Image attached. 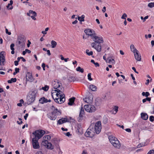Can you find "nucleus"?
I'll list each match as a JSON object with an SVG mask.
<instances>
[{"mask_svg":"<svg viewBox=\"0 0 154 154\" xmlns=\"http://www.w3.org/2000/svg\"><path fill=\"white\" fill-rule=\"evenodd\" d=\"M38 92V90L36 88L32 89L30 91L26 98L27 103L28 105H30L34 102L36 94Z\"/></svg>","mask_w":154,"mask_h":154,"instance_id":"nucleus-1","label":"nucleus"},{"mask_svg":"<svg viewBox=\"0 0 154 154\" xmlns=\"http://www.w3.org/2000/svg\"><path fill=\"white\" fill-rule=\"evenodd\" d=\"M45 133L46 132L42 130H36L32 133V134L34 135V137L33 138L38 140L42 137Z\"/></svg>","mask_w":154,"mask_h":154,"instance_id":"nucleus-2","label":"nucleus"},{"mask_svg":"<svg viewBox=\"0 0 154 154\" xmlns=\"http://www.w3.org/2000/svg\"><path fill=\"white\" fill-rule=\"evenodd\" d=\"M93 127H90L89 128L87 129L86 132L85 133V135L87 137H90L92 138L94 136V133L93 131Z\"/></svg>","mask_w":154,"mask_h":154,"instance_id":"nucleus-3","label":"nucleus"},{"mask_svg":"<svg viewBox=\"0 0 154 154\" xmlns=\"http://www.w3.org/2000/svg\"><path fill=\"white\" fill-rule=\"evenodd\" d=\"M84 108L86 111L90 112H94L96 110V108L94 106L90 104L85 105Z\"/></svg>","mask_w":154,"mask_h":154,"instance_id":"nucleus-4","label":"nucleus"},{"mask_svg":"<svg viewBox=\"0 0 154 154\" xmlns=\"http://www.w3.org/2000/svg\"><path fill=\"white\" fill-rule=\"evenodd\" d=\"M95 132L97 134H99L101 131V122L100 121L97 122L95 124V126L94 127Z\"/></svg>","mask_w":154,"mask_h":154,"instance_id":"nucleus-5","label":"nucleus"},{"mask_svg":"<svg viewBox=\"0 0 154 154\" xmlns=\"http://www.w3.org/2000/svg\"><path fill=\"white\" fill-rule=\"evenodd\" d=\"M38 140L35 139V138H33L32 139V143L33 147L34 149H38L40 148Z\"/></svg>","mask_w":154,"mask_h":154,"instance_id":"nucleus-6","label":"nucleus"},{"mask_svg":"<svg viewBox=\"0 0 154 154\" xmlns=\"http://www.w3.org/2000/svg\"><path fill=\"white\" fill-rule=\"evenodd\" d=\"M92 38L95 42L98 44L103 43V40L102 37H98L97 36H93Z\"/></svg>","mask_w":154,"mask_h":154,"instance_id":"nucleus-7","label":"nucleus"},{"mask_svg":"<svg viewBox=\"0 0 154 154\" xmlns=\"http://www.w3.org/2000/svg\"><path fill=\"white\" fill-rule=\"evenodd\" d=\"M24 38V36L22 35H20L18 36L17 40L19 45H20L21 43H25L26 41Z\"/></svg>","mask_w":154,"mask_h":154,"instance_id":"nucleus-8","label":"nucleus"},{"mask_svg":"<svg viewBox=\"0 0 154 154\" xmlns=\"http://www.w3.org/2000/svg\"><path fill=\"white\" fill-rule=\"evenodd\" d=\"M111 143L116 148L119 149L120 147L121 144L117 139H116V140L112 142Z\"/></svg>","mask_w":154,"mask_h":154,"instance_id":"nucleus-9","label":"nucleus"},{"mask_svg":"<svg viewBox=\"0 0 154 154\" xmlns=\"http://www.w3.org/2000/svg\"><path fill=\"white\" fill-rule=\"evenodd\" d=\"M136 52L134 53L135 58L137 60L140 61L141 59V56L137 50H135Z\"/></svg>","mask_w":154,"mask_h":154,"instance_id":"nucleus-10","label":"nucleus"},{"mask_svg":"<svg viewBox=\"0 0 154 154\" xmlns=\"http://www.w3.org/2000/svg\"><path fill=\"white\" fill-rule=\"evenodd\" d=\"M26 80L30 82H32L33 80V78L31 73L29 72H27L26 74Z\"/></svg>","mask_w":154,"mask_h":154,"instance_id":"nucleus-11","label":"nucleus"},{"mask_svg":"<svg viewBox=\"0 0 154 154\" xmlns=\"http://www.w3.org/2000/svg\"><path fill=\"white\" fill-rule=\"evenodd\" d=\"M84 31L87 35L91 36H93V32H94V30L90 29H86Z\"/></svg>","mask_w":154,"mask_h":154,"instance_id":"nucleus-12","label":"nucleus"},{"mask_svg":"<svg viewBox=\"0 0 154 154\" xmlns=\"http://www.w3.org/2000/svg\"><path fill=\"white\" fill-rule=\"evenodd\" d=\"M69 122V121L68 119L66 118H63L59 119L58 121L57 124L59 125H61L64 123Z\"/></svg>","mask_w":154,"mask_h":154,"instance_id":"nucleus-13","label":"nucleus"},{"mask_svg":"<svg viewBox=\"0 0 154 154\" xmlns=\"http://www.w3.org/2000/svg\"><path fill=\"white\" fill-rule=\"evenodd\" d=\"M77 130L76 131L78 132L79 134H82L83 133V131L82 127L81 125L80 124H79L77 125Z\"/></svg>","mask_w":154,"mask_h":154,"instance_id":"nucleus-14","label":"nucleus"},{"mask_svg":"<svg viewBox=\"0 0 154 154\" xmlns=\"http://www.w3.org/2000/svg\"><path fill=\"white\" fill-rule=\"evenodd\" d=\"M85 114L84 110L82 107H81L79 114V119L78 120L79 122H80L82 120L83 117V115Z\"/></svg>","mask_w":154,"mask_h":154,"instance_id":"nucleus-15","label":"nucleus"},{"mask_svg":"<svg viewBox=\"0 0 154 154\" xmlns=\"http://www.w3.org/2000/svg\"><path fill=\"white\" fill-rule=\"evenodd\" d=\"M60 82H57V84H58V85H54V89H56L55 90H54V91L55 92H57V93H62V92L60 90L58 89V88H59L60 85ZM55 84H54L55 85Z\"/></svg>","mask_w":154,"mask_h":154,"instance_id":"nucleus-16","label":"nucleus"},{"mask_svg":"<svg viewBox=\"0 0 154 154\" xmlns=\"http://www.w3.org/2000/svg\"><path fill=\"white\" fill-rule=\"evenodd\" d=\"M39 103L42 104H43L48 102V99L43 97L39 99Z\"/></svg>","mask_w":154,"mask_h":154,"instance_id":"nucleus-17","label":"nucleus"},{"mask_svg":"<svg viewBox=\"0 0 154 154\" xmlns=\"http://www.w3.org/2000/svg\"><path fill=\"white\" fill-rule=\"evenodd\" d=\"M75 99V98L74 97L70 98L69 99V102L68 103V104L69 106H72L74 103V102Z\"/></svg>","mask_w":154,"mask_h":154,"instance_id":"nucleus-18","label":"nucleus"},{"mask_svg":"<svg viewBox=\"0 0 154 154\" xmlns=\"http://www.w3.org/2000/svg\"><path fill=\"white\" fill-rule=\"evenodd\" d=\"M93 98L91 97H85L83 99V100L85 102L90 103H92V102Z\"/></svg>","mask_w":154,"mask_h":154,"instance_id":"nucleus-19","label":"nucleus"},{"mask_svg":"<svg viewBox=\"0 0 154 154\" xmlns=\"http://www.w3.org/2000/svg\"><path fill=\"white\" fill-rule=\"evenodd\" d=\"M60 101L61 102V103H60V104H61L63 103L65 101V95L64 94H63L62 95V94H60Z\"/></svg>","mask_w":154,"mask_h":154,"instance_id":"nucleus-20","label":"nucleus"},{"mask_svg":"<svg viewBox=\"0 0 154 154\" xmlns=\"http://www.w3.org/2000/svg\"><path fill=\"white\" fill-rule=\"evenodd\" d=\"M141 116L142 119L144 120H147L148 118V116L146 113H141Z\"/></svg>","mask_w":154,"mask_h":154,"instance_id":"nucleus-21","label":"nucleus"},{"mask_svg":"<svg viewBox=\"0 0 154 154\" xmlns=\"http://www.w3.org/2000/svg\"><path fill=\"white\" fill-rule=\"evenodd\" d=\"M101 99L97 98L95 100V105L96 106H99L101 104Z\"/></svg>","mask_w":154,"mask_h":154,"instance_id":"nucleus-22","label":"nucleus"},{"mask_svg":"<svg viewBox=\"0 0 154 154\" xmlns=\"http://www.w3.org/2000/svg\"><path fill=\"white\" fill-rule=\"evenodd\" d=\"M5 52L4 51H2L1 52L0 54L1 56L2 57V64L3 65H4V62L5 61V56L4 55V53Z\"/></svg>","mask_w":154,"mask_h":154,"instance_id":"nucleus-23","label":"nucleus"},{"mask_svg":"<svg viewBox=\"0 0 154 154\" xmlns=\"http://www.w3.org/2000/svg\"><path fill=\"white\" fill-rule=\"evenodd\" d=\"M47 148L48 149L52 150L54 149V146L52 145V143L50 142H48L47 145Z\"/></svg>","mask_w":154,"mask_h":154,"instance_id":"nucleus-24","label":"nucleus"},{"mask_svg":"<svg viewBox=\"0 0 154 154\" xmlns=\"http://www.w3.org/2000/svg\"><path fill=\"white\" fill-rule=\"evenodd\" d=\"M47 116L51 120H54L56 119L57 118V116L56 115H54V116H53L47 114Z\"/></svg>","mask_w":154,"mask_h":154,"instance_id":"nucleus-25","label":"nucleus"},{"mask_svg":"<svg viewBox=\"0 0 154 154\" xmlns=\"http://www.w3.org/2000/svg\"><path fill=\"white\" fill-rule=\"evenodd\" d=\"M85 17V16L84 15H82L81 16V17H78V20L80 22H81V23L82 24V22L84 21V18Z\"/></svg>","mask_w":154,"mask_h":154,"instance_id":"nucleus-26","label":"nucleus"},{"mask_svg":"<svg viewBox=\"0 0 154 154\" xmlns=\"http://www.w3.org/2000/svg\"><path fill=\"white\" fill-rule=\"evenodd\" d=\"M116 139H117L116 138L114 137L112 135L110 136L109 137V139L111 143L112 142H114V140H116Z\"/></svg>","mask_w":154,"mask_h":154,"instance_id":"nucleus-27","label":"nucleus"},{"mask_svg":"<svg viewBox=\"0 0 154 154\" xmlns=\"http://www.w3.org/2000/svg\"><path fill=\"white\" fill-rule=\"evenodd\" d=\"M90 88L92 91H95L97 89V87L95 85H90Z\"/></svg>","mask_w":154,"mask_h":154,"instance_id":"nucleus-28","label":"nucleus"},{"mask_svg":"<svg viewBox=\"0 0 154 154\" xmlns=\"http://www.w3.org/2000/svg\"><path fill=\"white\" fill-rule=\"evenodd\" d=\"M51 47L52 48H54L56 47L57 45V43L54 40H52L51 42Z\"/></svg>","mask_w":154,"mask_h":154,"instance_id":"nucleus-29","label":"nucleus"},{"mask_svg":"<svg viewBox=\"0 0 154 154\" xmlns=\"http://www.w3.org/2000/svg\"><path fill=\"white\" fill-rule=\"evenodd\" d=\"M99 44L95 48V49L96 50L99 52H100L101 50V47L100 45Z\"/></svg>","mask_w":154,"mask_h":154,"instance_id":"nucleus-30","label":"nucleus"},{"mask_svg":"<svg viewBox=\"0 0 154 154\" xmlns=\"http://www.w3.org/2000/svg\"><path fill=\"white\" fill-rule=\"evenodd\" d=\"M17 81V79L16 78H12L11 80L8 81V83H12L15 82Z\"/></svg>","mask_w":154,"mask_h":154,"instance_id":"nucleus-31","label":"nucleus"},{"mask_svg":"<svg viewBox=\"0 0 154 154\" xmlns=\"http://www.w3.org/2000/svg\"><path fill=\"white\" fill-rule=\"evenodd\" d=\"M68 80L70 82H74L75 80L78 81V80H76L75 78L73 76L69 77L68 79Z\"/></svg>","mask_w":154,"mask_h":154,"instance_id":"nucleus-32","label":"nucleus"},{"mask_svg":"<svg viewBox=\"0 0 154 154\" xmlns=\"http://www.w3.org/2000/svg\"><path fill=\"white\" fill-rule=\"evenodd\" d=\"M76 70L77 71L81 73H83L84 71V69L81 68L80 66L78 67L76 69Z\"/></svg>","mask_w":154,"mask_h":154,"instance_id":"nucleus-33","label":"nucleus"},{"mask_svg":"<svg viewBox=\"0 0 154 154\" xmlns=\"http://www.w3.org/2000/svg\"><path fill=\"white\" fill-rule=\"evenodd\" d=\"M131 50L134 53L136 52V51L135 50H137L135 47L134 45H131L130 46Z\"/></svg>","mask_w":154,"mask_h":154,"instance_id":"nucleus-34","label":"nucleus"},{"mask_svg":"<svg viewBox=\"0 0 154 154\" xmlns=\"http://www.w3.org/2000/svg\"><path fill=\"white\" fill-rule=\"evenodd\" d=\"M142 95L143 96H145L146 97H148L149 95L150 94L148 92L146 91V92H143L142 93Z\"/></svg>","mask_w":154,"mask_h":154,"instance_id":"nucleus-35","label":"nucleus"},{"mask_svg":"<svg viewBox=\"0 0 154 154\" xmlns=\"http://www.w3.org/2000/svg\"><path fill=\"white\" fill-rule=\"evenodd\" d=\"M89 50L88 49H87L86 51V53L87 54L88 56L92 55L93 54V52L92 51H90V52H89Z\"/></svg>","mask_w":154,"mask_h":154,"instance_id":"nucleus-36","label":"nucleus"},{"mask_svg":"<svg viewBox=\"0 0 154 154\" xmlns=\"http://www.w3.org/2000/svg\"><path fill=\"white\" fill-rule=\"evenodd\" d=\"M44 141L42 142V144L44 145V146H47L48 143V142L47 140H45L43 139Z\"/></svg>","mask_w":154,"mask_h":154,"instance_id":"nucleus-37","label":"nucleus"},{"mask_svg":"<svg viewBox=\"0 0 154 154\" xmlns=\"http://www.w3.org/2000/svg\"><path fill=\"white\" fill-rule=\"evenodd\" d=\"M49 86L47 85H45L44 87H42V89L45 91H48L49 89Z\"/></svg>","mask_w":154,"mask_h":154,"instance_id":"nucleus-38","label":"nucleus"},{"mask_svg":"<svg viewBox=\"0 0 154 154\" xmlns=\"http://www.w3.org/2000/svg\"><path fill=\"white\" fill-rule=\"evenodd\" d=\"M29 13H30L31 14H32V15L35 17H36L37 16V13L35 11H33L32 10H30L29 11Z\"/></svg>","mask_w":154,"mask_h":154,"instance_id":"nucleus-39","label":"nucleus"},{"mask_svg":"<svg viewBox=\"0 0 154 154\" xmlns=\"http://www.w3.org/2000/svg\"><path fill=\"white\" fill-rule=\"evenodd\" d=\"M20 69L19 68H16L15 69V71L14 72L13 74L15 75L17 73L19 72Z\"/></svg>","mask_w":154,"mask_h":154,"instance_id":"nucleus-40","label":"nucleus"},{"mask_svg":"<svg viewBox=\"0 0 154 154\" xmlns=\"http://www.w3.org/2000/svg\"><path fill=\"white\" fill-rule=\"evenodd\" d=\"M112 57H108L107 58V60H106V62L108 63H111L112 60L111 59V58Z\"/></svg>","mask_w":154,"mask_h":154,"instance_id":"nucleus-41","label":"nucleus"},{"mask_svg":"<svg viewBox=\"0 0 154 154\" xmlns=\"http://www.w3.org/2000/svg\"><path fill=\"white\" fill-rule=\"evenodd\" d=\"M43 139L45 140H50L51 139V137L50 135H46L43 138Z\"/></svg>","mask_w":154,"mask_h":154,"instance_id":"nucleus-42","label":"nucleus"},{"mask_svg":"<svg viewBox=\"0 0 154 154\" xmlns=\"http://www.w3.org/2000/svg\"><path fill=\"white\" fill-rule=\"evenodd\" d=\"M55 146H57V149H59V154H61L62 153V152L60 150V148L59 147V144L57 143L56 144V145H55Z\"/></svg>","mask_w":154,"mask_h":154,"instance_id":"nucleus-43","label":"nucleus"},{"mask_svg":"<svg viewBox=\"0 0 154 154\" xmlns=\"http://www.w3.org/2000/svg\"><path fill=\"white\" fill-rule=\"evenodd\" d=\"M148 7H149L151 8L154 7V5H153V2H151V3H149L148 5Z\"/></svg>","mask_w":154,"mask_h":154,"instance_id":"nucleus-44","label":"nucleus"},{"mask_svg":"<svg viewBox=\"0 0 154 154\" xmlns=\"http://www.w3.org/2000/svg\"><path fill=\"white\" fill-rule=\"evenodd\" d=\"M91 73H89L88 75V79L90 81H91L93 80V79L91 78Z\"/></svg>","mask_w":154,"mask_h":154,"instance_id":"nucleus-45","label":"nucleus"},{"mask_svg":"<svg viewBox=\"0 0 154 154\" xmlns=\"http://www.w3.org/2000/svg\"><path fill=\"white\" fill-rule=\"evenodd\" d=\"M53 93H52V94ZM52 97L53 98V99H54V101L57 103L60 104L59 101H58V99L59 98H55V99L54 98L52 95Z\"/></svg>","mask_w":154,"mask_h":154,"instance_id":"nucleus-46","label":"nucleus"},{"mask_svg":"<svg viewBox=\"0 0 154 154\" xmlns=\"http://www.w3.org/2000/svg\"><path fill=\"white\" fill-rule=\"evenodd\" d=\"M149 120L150 121L153 122L154 121V116H150Z\"/></svg>","mask_w":154,"mask_h":154,"instance_id":"nucleus-47","label":"nucleus"},{"mask_svg":"<svg viewBox=\"0 0 154 154\" xmlns=\"http://www.w3.org/2000/svg\"><path fill=\"white\" fill-rule=\"evenodd\" d=\"M10 5H11L9 3L6 6L7 8L8 9V10H11L13 8V6H11L10 8H9Z\"/></svg>","mask_w":154,"mask_h":154,"instance_id":"nucleus-48","label":"nucleus"},{"mask_svg":"<svg viewBox=\"0 0 154 154\" xmlns=\"http://www.w3.org/2000/svg\"><path fill=\"white\" fill-rule=\"evenodd\" d=\"M108 121V119L106 117H105L103 118V122L104 124H106L107 122Z\"/></svg>","mask_w":154,"mask_h":154,"instance_id":"nucleus-49","label":"nucleus"},{"mask_svg":"<svg viewBox=\"0 0 154 154\" xmlns=\"http://www.w3.org/2000/svg\"><path fill=\"white\" fill-rule=\"evenodd\" d=\"M127 17V14H126L124 13L123 14V15L122 16L121 18L122 19H125V20H126L125 17Z\"/></svg>","mask_w":154,"mask_h":154,"instance_id":"nucleus-50","label":"nucleus"},{"mask_svg":"<svg viewBox=\"0 0 154 154\" xmlns=\"http://www.w3.org/2000/svg\"><path fill=\"white\" fill-rule=\"evenodd\" d=\"M14 43H12L10 45V48L11 50H14Z\"/></svg>","mask_w":154,"mask_h":154,"instance_id":"nucleus-51","label":"nucleus"},{"mask_svg":"<svg viewBox=\"0 0 154 154\" xmlns=\"http://www.w3.org/2000/svg\"><path fill=\"white\" fill-rule=\"evenodd\" d=\"M147 154H154V150L153 149L150 150Z\"/></svg>","mask_w":154,"mask_h":154,"instance_id":"nucleus-52","label":"nucleus"},{"mask_svg":"<svg viewBox=\"0 0 154 154\" xmlns=\"http://www.w3.org/2000/svg\"><path fill=\"white\" fill-rule=\"evenodd\" d=\"M5 32L6 33L8 34V35H11V32H8V29L6 28L5 29Z\"/></svg>","mask_w":154,"mask_h":154,"instance_id":"nucleus-53","label":"nucleus"},{"mask_svg":"<svg viewBox=\"0 0 154 154\" xmlns=\"http://www.w3.org/2000/svg\"><path fill=\"white\" fill-rule=\"evenodd\" d=\"M48 114H49V115H51L53 116H54V115H56L55 112L53 111L51 112H49Z\"/></svg>","mask_w":154,"mask_h":154,"instance_id":"nucleus-54","label":"nucleus"},{"mask_svg":"<svg viewBox=\"0 0 154 154\" xmlns=\"http://www.w3.org/2000/svg\"><path fill=\"white\" fill-rule=\"evenodd\" d=\"M42 66L43 68V70H45V63H43L42 65Z\"/></svg>","mask_w":154,"mask_h":154,"instance_id":"nucleus-55","label":"nucleus"},{"mask_svg":"<svg viewBox=\"0 0 154 154\" xmlns=\"http://www.w3.org/2000/svg\"><path fill=\"white\" fill-rule=\"evenodd\" d=\"M65 134L66 136L68 137H69L71 135L70 132H69L66 133Z\"/></svg>","mask_w":154,"mask_h":154,"instance_id":"nucleus-56","label":"nucleus"},{"mask_svg":"<svg viewBox=\"0 0 154 154\" xmlns=\"http://www.w3.org/2000/svg\"><path fill=\"white\" fill-rule=\"evenodd\" d=\"M95 45H96V44H95V43H94V42H92L91 44V46L92 47V48H95V47H96L95 46Z\"/></svg>","mask_w":154,"mask_h":154,"instance_id":"nucleus-57","label":"nucleus"},{"mask_svg":"<svg viewBox=\"0 0 154 154\" xmlns=\"http://www.w3.org/2000/svg\"><path fill=\"white\" fill-rule=\"evenodd\" d=\"M132 69L134 71V72L137 73V74H138V72L136 70V69L135 68V67H133L132 68Z\"/></svg>","mask_w":154,"mask_h":154,"instance_id":"nucleus-58","label":"nucleus"},{"mask_svg":"<svg viewBox=\"0 0 154 154\" xmlns=\"http://www.w3.org/2000/svg\"><path fill=\"white\" fill-rule=\"evenodd\" d=\"M118 107L117 106H115L114 108V110L116 112V113L118 111Z\"/></svg>","mask_w":154,"mask_h":154,"instance_id":"nucleus-59","label":"nucleus"},{"mask_svg":"<svg viewBox=\"0 0 154 154\" xmlns=\"http://www.w3.org/2000/svg\"><path fill=\"white\" fill-rule=\"evenodd\" d=\"M28 115H29V114L28 113H26L25 114V115L24 116V118L25 120H26L27 117H28Z\"/></svg>","mask_w":154,"mask_h":154,"instance_id":"nucleus-60","label":"nucleus"},{"mask_svg":"<svg viewBox=\"0 0 154 154\" xmlns=\"http://www.w3.org/2000/svg\"><path fill=\"white\" fill-rule=\"evenodd\" d=\"M146 101H150L151 100V98L150 97H146Z\"/></svg>","mask_w":154,"mask_h":154,"instance_id":"nucleus-61","label":"nucleus"},{"mask_svg":"<svg viewBox=\"0 0 154 154\" xmlns=\"http://www.w3.org/2000/svg\"><path fill=\"white\" fill-rule=\"evenodd\" d=\"M125 130L128 132H131V130L129 128H126L125 129Z\"/></svg>","mask_w":154,"mask_h":154,"instance_id":"nucleus-62","label":"nucleus"},{"mask_svg":"<svg viewBox=\"0 0 154 154\" xmlns=\"http://www.w3.org/2000/svg\"><path fill=\"white\" fill-rule=\"evenodd\" d=\"M18 61H15L14 62L15 65L16 66H17L18 65Z\"/></svg>","mask_w":154,"mask_h":154,"instance_id":"nucleus-63","label":"nucleus"},{"mask_svg":"<svg viewBox=\"0 0 154 154\" xmlns=\"http://www.w3.org/2000/svg\"><path fill=\"white\" fill-rule=\"evenodd\" d=\"M35 154H43V153H42V152L41 151H38Z\"/></svg>","mask_w":154,"mask_h":154,"instance_id":"nucleus-64","label":"nucleus"}]
</instances>
